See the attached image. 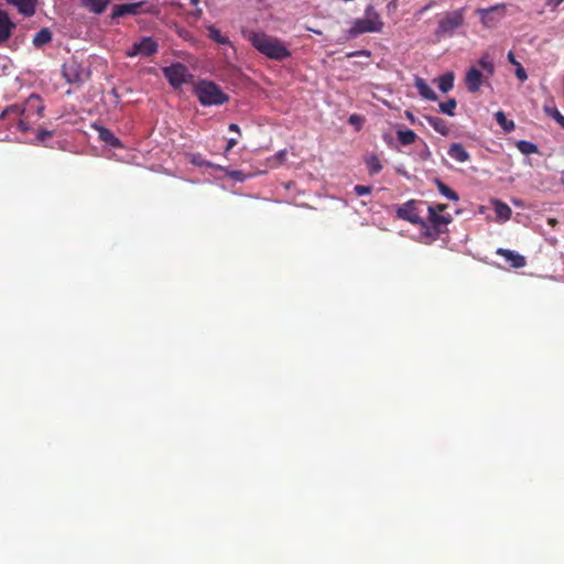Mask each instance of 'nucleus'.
<instances>
[{
  "instance_id": "412c9836",
  "label": "nucleus",
  "mask_w": 564,
  "mask_h": 564,
  "mask_svg": "<svg viewBox=\"0 0 564 564\" xmlns=\"http://www.w3.org/2000/svg\"><path fill=\"white\" fill-rule=\"evenodd\" d=\"M494 204V210L497 216V219L500 221H507L510 219L512 210L511 208L499 199H495L492 202Z\"/></svg>"
},
{
  "instance_id": "aec40b11",
  "label": "nucleus",
  "mask_w": 564,
  "mask_h": 564,
  "mask_svg": "<svg viewBox=\"0 0 564 564\" xmlns=\"http://www.w3.org/2000/svg\"><path fill=\"white\" fill-rule=\"evenodd\" d=\"M426 122L440 134L446 137L449 133V128L447 122L436 116H424Z\"/></svg>"
},
{
  "instance_id": "a19ab883",
  "label": "nucleus",
  "mask_w": 564,
  "mask_h": 564,
  "mask_svg": "<svg viewBox=\"0 0 564 564\" xmlns=\"http://www.w3.org/2000/svg\"><path fill=\"white\" fill-rule=\"evenodd\" d=\"M405 116H406V118H408L411 122H414V117H413L412 112H410V111H405Z\"/></svg>"
},
{
  "instance_id": "c756f323",
  "label": "nucleus",
  "mask_w": 564,
  "mask_h": 564,
  "mask_svg": "<svg viewBox=\"0 0 564 564\" xmlns=\"http://www.w3.org/2000/svg\"><path fill=\"white\" fill-rule=\"evenodd\" d=\"M544 111L546 115L552 117L564 129V116L558 111V109L556 107L545 105Z\"/></svg>"
},
{
  "instance_id": "e433bc0d",
  "label": "nucleus",
  "mask_w": 564,
  "mask_h": 564,
  "mask_svg": "<svg viewBox=\"0 0 564 564\" xmlns=\"http://www.w3.org/2000/svg\"><path fill=\"white\" fill-rule=\"evenodd\" d=\"M229 175H230L231 178H234L236 181H239V182L243 181L242 172L241 171H232Z\"/></svg>"
},
{
  "instance_id": "a878e982",
  "label": "nucleus",
  "mask_w": 564,
  "mask_h": 564,
  "mask_svg": "<svg viewBox=\"0 0 564 564\" xmlns=\"http://www.w3.org/2000/svg\"><path fill=\"white\" fill-rule=\"evenodd\" d=\"M434 182L442 196L453 202H457L459 199L458 194L454 189L448 187L445 183H443L441 180L435 178Z\"/></svg>"
},
{
  "instance_id": "37998d69",
  "label": "nucleus",
  "mask_w": 564,
  "mask_h": 564,
  "mask_svg": "<svg viewBox=\"0 0 564 564\" xmlns=\"http://www.w3.org/2000/svg\"><path fill=\"white\" fill-rule=\"evenodd\" d=\"M194 162H195L196 164L200 165V166H203V165H205V166H212V164H210V163H207V162H199V163H198V162H196V161H194Z\"/></svg>"
},
{
  "instance_id": "a211bd4d",
  "label": "nucleus",
  "mask_w": 564,
  "mask_h": 564,
  "mask_svg": "<svg viewBox=\"0 0 564 564\" xmlns=\"http://www.w3.org/2000/svg\"><path fill=\"white\" fill-rule=\"evenodd\" d=\"M98 131V137L101 141H104L107 145L111 148H121V141L107 128L105 127H96Z\"/></svg>"
},
{
  "instance_id": "c85d7f7f",
  "label": "nucleus",
  "mask_w": 564,
  "mask_h": 564,
  "mask_svg": "<svg viewBox=\"0 0 564 564\" xmlns=\"http://www.w3.org/2000/svg\"><path fill=\"white\" fill-rule=\"evenodd\" d=\"M497 123L506 131L511 132L514 129V122L508 120L503 111H497L495 113Z\"/></svg>"
},
{
  "instance_id": "58836bf2",
  "label": "nucleus",
  "mask_w": 564,
  "mask_h": 564,
  "mask_svg": "<svg viewBox=\"0 0 564 564\" xmlns=\"http://www.w3.org/2000/svg\"><path fill=\"white\" fill-rule=\"evenodd\" d=\"M360 121H361V118L359 116H357V115H352V116L349 117V122L351 124H357Z\"/></svg>"
},
{
  "instance_id": "f03ea898",
  "label": "nucleus",
  "mask_w": 564,
  "mask_h": 564,
  "mask_svg": "<svg viewBox=\"0 0 564 564\" xmlns=\"http://www.w3.org/2000/svg\"><path fill=\"white\" fill-rule=\"evenodd\" d=\"M243 37L263 56L273 61L291 57V51L285 42L262 31L242 30Z\"/></svg>"
},
{
  "instance_id": "9d476101",
  "label": "nucleus",
  "mask_w": 564,
  "mask_h": 564,
  "mask_svg": "<svg viewBox=\"0 0 564 564\" xmlns=\"http://www.w3.org/2000/svg\"><path fill=\"white\" fill-rule=\"evenodd\" d=\"M158 50L159 44L152 36H142L126 51V54L129 57L147 58L153 56Z\"/></svg>"
},
{
  "instance_id": "f3484780",
  "label": "nucleus",
  "mask_w": 564,
  "mask_h": 564,
  "mask_svg": "<svg viewBox=\"0 0 564 564\" xmlns=\"http://www.w3.org/2000/svg\"><path fill=\"white\" fill-rule=\"evenodd\" d=\"M9 4L14 6L18 11L25 15L31 17L35 12V0H6Z\"/></svg>"
},
{
  "instance_id": "79ce46f5",
  "label": "nucleus",
  "mask_w": 564,
  "mask_h": 564,
  "mask_svg": "<svg viewBox=\"0 0 564 564\" xmlns=\"http://www.w3.org/2000/svg\"><path fill=\"white\" fill-rule=\"evenodd\" d=\"M508 58H509V61H510L512 64H517V65H518V63H517V62H516V59L513 58V54H512L511 52L508 54Z\"/></svg>"
},
{
  "instance_id": "f704fd0d",
  "label": "nucleus",
  "mask_w": 564,
  "mask_h": 564,
  "mask_svg": "<svg viewBox=\"0 0 564 564\" xmlns=\"http://www.w3.org/2000/svg\"><path fill=\"white\" fill-rule=\"evenodd\" d=\"M516 76L519 80L524 82L528 78L525 69L518 64V67L516 69Z\"/></svg>"
},
{
  "instance_id": "423d86ee",
  "label": "nucleus",
  "mask_w": 564,
  "mask_h": 564,
  "mask_svg": "<svg viewBox=\"0 0 564 564\" xmlns=\"http://www.w3.org/2000/svg\"><path fill=\"white\" fill-rule=\"evenodd\" d=\"M382 25L383 23L378 12L372 6H368L365 10V15L354 21L350 34L356 36L362 33L379 32Z\"/></svg>"
},
{
  "instance_id": "7c9ffc66",
  "label": "nucleus",
  "mask_w": 564,
  "mask_h": 564,
  "mask_svg": "<svg viewBox=\"0 0 564 564\" xmlns=\"http://www.w3.org/2000/svg\"><path fill=\"white\" fill-rule=\"evenodd\" d=\"M456 106V100L454 98H449L447 101L440 102L438 108L443 113L453 117L455 115L454 109Z\"/></svg>"
},
{
  "instance_id": "72a5a7b5",
  "label": "nucleus",
  "mask_w": 564,
  "mask_h": 564,
  "mask_svg": "<svg viewBox=\"0 0 564 564\" xmlns=\"http://www.w3.org/2000/svg\"><path fill=\"white\" fill-rule=\"evenodd\" d=\"M354 191L358 196H364V195H368L371 193V187L365 186V185H356L354 187Z\"/></svg>"
},
{
  "instance_id": "4be33fe9",
  "label": "nucleus",
  "mask_w": 564,
  "mask_h": 564,
  "mask_svg": "<svg viewBox=\"0 0 564 564\" xmlns=\"http://www.w3.org/2000/svg\"><path fill=\"white\" fill-rule=\"evenodd\" d=\"M206 29L208 31V37L210 40H213L219 45H228L234 47L231 41L226 35H223L221 32L215 25L210 24Z\"/></svg>"
},
{
  "instance_id": "c9c22d12",
  "label": "nucleus",
  "mask_w": 564,
  "mask_h": 564,
  "mask_svg": "<svg viewBox=\"0 0 564 564\" xmlns=\"http://www.w3.org/2000/svg\"><path fill=\"white\" fill-rule=\"evenodd\" d=\"M238 143L237 139L235 138H230L228 141H227V147L225 149V153H228L236 144Z\"/></svg>"
},
{
  "instance_id": "cd10ccee",
  "label": "nucleus",
  "mask_w": 564,
  "mask_h": 564,
  "mask_svg": "<svg viewBox=\"0 0 564 564\" xmlns=\"http://www.w3.org/2000/svg\"><path fill=\"white\" fill-rule=\"evenodd\" d=\"M398 140L402 145H410L415 142L417 135L412 130H398Z\"/></svg>"
},
{
  "instance_id": "39448f33",
  "label": "nucleus",
  "mask_w": 564,
  "mask_h": 564,
  "mask_svg": "<svg viewBox=\"0 0 564 564\" xmlns=\"http://www.w3.org/2000/svg\"><path fill=\"white\" fill-rule=\"evenodd\" d=\"M445 208L446 205L441 204L436 206L426 205L427 224L424 221L423 235L427 239H436L441 234L442 229L451 223V216H445L442 214L445 210Z\"/></svg>"
},
{
  "instance_id": "4c0bfd02",
  "label": "nucleus",
  "mask_w": 564,
  "mask_h": 564,
  "mask_svg": "<svg viewBox=\"0 0 564 564\" xmlns=\"http://www.w3.org/2000/svg\"><path fill=\"white\" fill-rule=\"evenodd\" d=\"M435 4L434 1H430L425 7H423L422 9H420L416 13L417 17H421L424 12H426L427 10H430L433 6Z\"/></svg>"
},
{
  "instance_id": "1a4fd4ad",
  "label": "nucleus",
  "mask_w": 564,
  "mask_h": 564,
  "mask_svg": "<svg viewBox=\"0 0 564 564\" xmlns=\"http://www.w3.org/2000/svg\"><path fill=\"white\" fill-rule=\"evenodd\" d=\"M162 72L169 84L174 88H178L188 83L193 77L188 68L182 63H173L164 67Z\"/></svg>"
},
{
  "instance_id": "f257e3e1",
  "label": "nucleus",
  "mask_w": 564,
  "mask_h": 564,
  "mask_svg": "<svg viewBox=\"0 0 564 564\" xmlns=\"http://www.w3.org/2000/svg\"><path fill=\"white\" fill-rule=\"evenodd\" d=\"M45 106L41 97L32 94L24 104L10 105L0 115V120L7 118L18 119L17 129L21 132H28L32 129V123L43 117Z\"/></svg>"
},
{
  "instance_id": "5701e85b",
  "label": "nucleus",
  "mask_w": 564,
  "mask_h": 564,
  "mask_svg": "<svg viewBox=\"0 0 564 564\" xmlns=\"http://www.w3.org/2000/svg\"><path fill=\"white\" fill-rule=\"evenodd\" d=\"M109 4V0H84L83 6L95 14H101Z\"/></svg>"
},
{
  "instance_id": "6ab92c4d",
  "label": "nucleus",
  "mask_w": 564,
  "mask_h": 564,
  "mask_svg": "<svg viewBox=\"0 0 564 564\" xmlns=\"http://www.w3.org/2000/svg\"><path fill=\"white\" fill-rule=\"evenodd\" d=\"M447 154L449 158L455 160L456 162L464 163L469 160V153L465 150V148L460 143L451 144Z\"/></svg>"
},
{
  "instance_id": "a18cd8bd",
  "label": "nucleus",
  "mask_w": 564,
  "mask_h": 564,
  "mask_svg": "<svg viewBox=\"0 0 564 564\" xmlns=\"http://www.w3.org/2000/svg\"><path fill=\"white\" fill-rule=\"evenodd\" d=\"M189 2H191L192 6L197 7L198 3H199V0H189Z\"/></svg>"
},
{
  "instance_id": "de8ad7c7",
  "label": "nucleus",
  "mask_w": 564,
  "mask_h": 564,
  "mask_svg": "<svg viewBox=\"0 0 564 564\" xmlns=\"http://www.w3.org/2000/svg\"><path fill=\"white\" fill-rule=\"evenodd\" d=\"M513 204L520 206V203L518 200H513Z\"/></svg>"
},
{
  "instance_id": "2f4dec72",
  "label": "nucleus",
  "mask_w": 564,
  "mask_h": 564,
  "mask_svg": "<svg viewBox=\"0 0 564 564\" xmlns=\"http://www.w3.org/2000/svg\"><path fill=\"white\" fill-rule=\"evenodd\" d=\"M52 131L50 130H46V129H39L36 134H35V138L33 140H30L29 142L34 144V143H45V141L47 139H50L52 137Z\"/></svg>"
},
{
  "instance_id": "49530a36",
  "label": "nucleus",
  "mask_w": 564,
  "mask_h": 564,
  "mask_svg": "<svg viewBox=\"0 0 564 564\" xmlns=\"http://www.w3.org/2000/svg\"><path fill=\"white\" fill-rule=\"evenodd\" d=\"M310 30L313 31L316 34H321V31H316V30H313V29H310Z\"/></svg>"
},
{
  "instance_id": "473e14b6",
  "label": "nucleus",
  "mask_w": 564,
  "mask_h": 564,
  "mask_svg": "<svg viewBox=\"0 0 564 564\" xmlns=\"http://www.w3.org/2000/svg\"><path fill=\"white\" fill-rule=\"evenodd\" d=\"M518 149L523 154H532V153H535L538 151L536 145L534 143H532V142H529V141H520L518 143Z\"/></svg>"
},
{
  "instance_id": "ddd939ff",
  "label": "nucleus",
  "mask_w": 564,
  "mask_h": 564,
  "mask_svg": "<svg viewBox=\"0 0 564 564\" xmlns=\"http://www.w3.org/2000/svg\"><path fill=\"white\" fill-rule=\"evenodd\" d=\"M497 254L502 256L505 260L514 269H521L527 264L525 258L513 250L499 248L497 250Z\"/></svg>"
},
{
  "instance_id": "bb28decb",
  "label": "nucleus",
  "mask_w": 564,
  "mask_h": 564,
  "mask_svg": "<svg viewBox=\"0 0 564 564\" xmlns=\"http://www.w3.org/2000/svg\"><path fill=\"white\" fill-rule=\"evenodd\" d=\"M365 163L370 175L378 174L382 170V164L377 155H368Z\"/></svg>"
},
{
  "instance_id": "c03bdc74",
  "label": "nucleus",
  "mask_w": 564,
  "mask_h": 564,
  "mask_svg": "<svg viewBox=\"0 0 564 564\" xmlns=\"http://www.w3.org/2000/svg\"><path fill=\"white\" fill-rule=\"evenodd\" d=\"M203 13V10L200 8H197L196 11H195V15L196 17H200Z\"/></svg>"
},
{
  "instance_id": "ea45409f",
  "label": "nucleus",
  "mask_w": 564,
  "mask_h": 564,
  "mask_svg": "<svg viewBox=\"0 0 564 564\" xmlns=\"http://www.w3.org/2000/svg\"><path fill=\"white\" fill-rule=\"evenodd\" d=\"M228 130L240 134V128L237 123H230Z\"/></svg>"
},
{
  "instance_id": "393cba45",
  "label": "nucleus",
  "mask_w": 564,
  "mask_h": 564,
  "mask_svg": "<svg viewBox=\"0 0 564 564\" xmlns=\"http://www.w3.org/2000/svg\"><path fill=\"white\" fill-rule=\"evenodd\" d=\"M437 84L442 93H448L454 87V74L452 72L443 74L438 77Z\"/></svg>"
},
{
  "instance_id": "6e6552de",
  "label": "nucleus",
  "mask_w": 564,
  "mask_h": 564,
  "mask_svg": "<svg viewBox=\"0 0 564 564\" xmlns=\"http://www.w3.org/2000/svg\"><path fill=\"white\" fill-rule=\"evenodd\" d=\"M465 8L459 10L446 12L438 21V26L435 31L437 37L452 36L454 32L464 23Z\"/></svg>"
},
{
  "instance_id": "2eb2a0df",
  "label": "nucleus",
  "mask_w": 564,
  "mask_h": 564,
  "mask_svg": "<svg viewBox=\"0 0 564 564\" xmlns=\"http://www.w3.org/2000/svg\"><path fill=\"white\" fill-rule=\"evenodd\" d=\"M414 86L417 89L420 96L430 101H436L437 95L435 91L429 86V84L421 77H415Z\"/></svg>"
},
{
  "instance_id": "f8f14e48",
  "label": "nucleus",
  "mask_w": 564,
  "mask_h": 564,
  "mask_svg": "<svg viewBox=\"0 0 564 564\" xmlns=\"http://www.w3.org/2000/svg\"><path fill=\"white\" fill-rule=\"evenodd\" d=\"M63 74L66 82L69 84H80L86 77L85 69L76 62L65 64L63 67Z\"/></svg>"
},
{
  "instance_id": "0eeeda50",
  "label": "nucleus",
  "mask_w": 564,
  "mask_h": 564,
  "mask_svg": "<svg viewBox=\"0 0 564 564\" xmlns=\"http://www.w3.org/2000/svg\"><path fill=\"white\" fill-rule=\"evenodd\" d=\"M426 203L421 200H409L397 209V216L411 224L421 225L423 227V213L426 210Z\"/></svg>"
},
{
  "instance_id": "7ed1b4c3",
  "label": "nucleus",
  "mask_w": 564,
  "mask_h": 564,
  "mask_svg": "<svg viewBox=\"0 0 564 564\" xmlns=\"http://www.w3.org/2000/svg\"><path fill=\"white\" fill-rule=\"evenodd\" d=\"M495 73V64L489 54H484L477 61V66H471L466 72L465 85L469 93H478L482 85L488 84V79Z\"/></svg>"
},
{
  "instance_id": "20e7f679",
  "label": "nucleus",
  "mask_w": 564,
  "mask_h": 564,
  "mask_svg": "<svg viewBox=\"0 0 564 564\" xmlns=\"http://www.w3.org/2000/svg\"><path fill=\"white\" fill-rule=\"evenodd\" d=\"M194 94L204 107L220 106L229 99L228 95L210 80H199L194 86Z\"/></svg>"
},
{
  "instance_id": "b1692460",
  "label": "nucleus",
  "mask_w": 564,
  "mask_h": 564,
  "mask_svg": "<svg viewBox=\"0 0 564 564\" xmlns=\"http://www.w3.org/2000/svg\"><path fill=\"white\" fill-rule=\"evenodd\" d=\"M52 41V32L43 28L33 37L32 43L35 47H42L43 45Z\"/></svg>"
},
{
  "instance_id": "dca6fc26",
  "label": "nucleus",
  "mask_w": 564,
  "mask_h": 564,
  "mask_svg": "<svg viewBox=\"0 0 564 564\" xmlns=\"http://www.w3.org/2000/svg\"><path fill=\"white\" fill-rule=\"evenodd\" d=\"M15 28V24L10 20L7 12L0 10V43L7 41L10 35L12 29Z\"/></svg>"
},
{
  "instance_id": "9b49d317",
  "label": "nucleus",
  "mask_w": 564,
  "mask_h": 564,
  "mask_svg": "<svg viewBox=\"0 0 564 564\" xmlns=\"http://www.w3.org/2000/svg\"><path fill=\"white\" fill-rule=\"evenodd\" d=\"M476 13L480 17V22L485 28L492 29L505 18L506 6L500 3L489 8L477 9Z\"/></svg>"
},
{
  "instance_id": "4468645a",
  "label": "nucleus",
  "mask_w": 564,
  "mask_h": 564,
  "mask_svg": "<svg viewBox=\"0 0 564 564\" xmlns=\"http://www.w3.org/2000/svg\"><path fill=\"white\" fill-rule=\"evenodd\" d=\"M141 3H122L116 4L112 9V19L121 18L128 14L139 13Z\"/></svg>"
}]
</instances>
